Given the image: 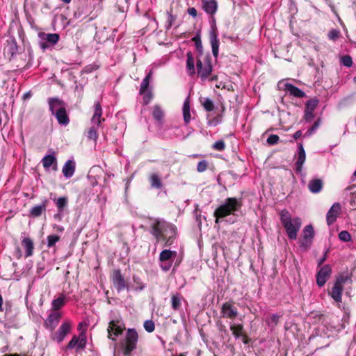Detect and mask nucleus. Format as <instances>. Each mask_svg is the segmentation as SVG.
Returning <instances> with one entry per match:
<instances>
[{
	"label": "nucleus",
	"mask_w": 356,
	"mask_h": 356,
	"mask_svg": "<svg viewBox=\"0 0 356 356\" xmlns=\"http://www.w3.org/2000/svg\"><path fill=\"white\" fill-rule=\"evenodd\" d=\"M280 220L289 238L296 240L302 225L301 219L298 217L292 218L290 213L284 209L280 212Z\"/></svg>",
	"instance_id": "obj_3"
},
{
	"label": "nucleus",
	"mask_w": 356,
	"mask_h": 356,
	"mask_svg": "<svg viewBox=\"0 0 356 356\" xmlns=\"http://www.w3.org/2000/svg\"><path fill=\"white\" fill-rule=\"evenodd\" d=\"M49 110L51 114H54L57 110L60 108H65V103L57 97L49 99Z\"/></svg>",
	"instance_id": "obj_27"
},
{
	"label": "nucleus",
	"mask_w": 356,
	"mask_h": 356,
	"mask_svg": "<svg viewBox=\"0 0 356 356\" xmlns=\"http://www.w3.org/2000/svg\"><path fill=\"white\" fill-rule=\"evenodd\" d=\"M208 167V162L206 160L200 161L197 165V170L198 172H204Z\"/></svg>",
	"instance_id": "obj_51"
},
{
	"label": "nucleus",
	"mask_w": 356,
	"mask_h": 356,
	"mask_svg": "<svg viewBox=\"0 0 356 356\" xmlns=\"http://www.w3.org/2000/svg\"><path fill=\"white\" fill-rule=\"evenodd\" d=\"M164 112L159 105H155L153 107L152 117L155 120L156 125L159 128H161L164 123Z\"/></svg>",
	"instance_id": "obj_21"
},
{
	"label": "nucleus",
	"mask_w": 356,
	"mask_h": 356,
	"mask_svg": "<svg viewBox=\"0 0 356 356\" xmlns=\"http://www.w3.org/2000/svg\"><path fill=\"white\" fill-rule=\"evenodd\" d=\"M54 115H55L60 124L67 125L70 122L65 108H60V110H57Z\"/></svg>",
	"instance_id": "obj_28"
},
{
	"label": "nucleus",
	"mask_w": 356,
	"mask_h": 356,
	"mask_svg": "<svg viewBox=\"0 0 356 356\" xmlns=\"http://www.w3.org/2000/svg\"><path fill=\"white\" fill-rule=\"evenodd\" d=\"M48 200L45 199L40 204L35 205L33 207H32L29 212L30 216L33 218L40 217L43 212H45Z\"/></svg>",
	"instance_id": "obj_25"
},
{
	"label": "nucleus",
	"mask_w": 356,
	"mask_h": 356,
	"mask_svg": "<svg viewBox=\"0 0 356 356\" xmlns=\"http://www.w3.org/2000/svg\"><path fill=\"white\" fill-rule=\"evenodd\" d=\"M186 68L190 75L195 74V65H194V58L193 54L191 51L186 54Z\"/></svg>",
	"instance_id": "obj_36"
},
{
	"label": "nucleus",
	"mask_w": 356,
	"mask_h": 356,
	"mask_svg": "<svg viewBox=\"0 0 356 356\" xmlns=\"http://www.w3.org/2000/svg\"><path fill=\"white\" fill-rule=\"evenodd\" d=\"M302 136V131L300 130L297 131L294 133L293 137L295 140L298 139Z\"/></svg>",
	"instance_id": "obj_61"
},
{
	"label": "nucleus",
	"mask_w": 356,
	"mask_h": 356,
	"mask_svg": "<svg viewBox=\"0 0 356 356\" xmlns=\"http://www.w3.org/2000/svg\"><path fill=\"white\" fill-rule=\"evenodd\" d=\"M230 330L232 332V334L236 339H238L243 336V324H231Z\"/></svg>",
	"instance_id": "obj_35"
},
{
	"label": "nucleus",
	"mask_w": 356,
	"mask_h": 356,
	"mask_svg": "<svg viewBox=\"0 0 356 356\" xmlns=\"http://www.w3.org/2000/svg\"><path fill=\"white\" fill-rule=\"evenodd\" d=\"M86 346V337L84 332H81L80 335L78 337L76 335H74L72 339L69 341L67 346H66V349H73L75 348L76 352H79L81 350H83Z\"/></svg>",
	"instance_id": "obj_10"
},
{
	"label": "nucleus",
	"mask_w": 356,
	"mask_h": 356,
	"mask_svg": "<svg viewBox=\"0 0 356 356\" xmlns=\"http://www.w3.org/2000/svg\"><path fill=\"white\" fill-rule=\"evenodd\" d=\"M3 298H2V296L0 294V312L3 311Z\"/></svg>",
	"instance_id": "obj_63"
},
{
	"label": "nucleus",
	"mask_w": 356,
	"mask_h": 356,
	"mask_svg": "<svg viewBox=\"0 0 356 356\" xmlns=\"http://www.w3.org/2000/svg\"><path fill=\"white\" fill-rule=\"evenodd\" d=\"M339 238L343 242H348L351 240V236L347 231H341L339 234Z\"/></svg>",
	"instance_id": "obj_50"
},
{
	"label": "nucleus",
	"mask_w": 356,
	"mask_h": 356,
	"mask_svg": "<svg viewBox=\"0 0 356 356\" xmlns=\"http://www.w3.org/2000/svg\"><path fill=\"white\" fill-rule=\"evenodd\" d=\"M97 128L95 126H92L88 131L87 137L90 140H97L98 134L97 131Z\"/></svg>",
	"instance_id": "obj_46"
},
{
	"label": "nucleus",
	"mask_w": 356,
	"mask_h": 356,
	"mask_svg": "<svg viewBox=\"0 0 356 356\" xmlns=\"http://www.w3.org/2000/svg\"><path fill=\"white\" fill-rule=\"evenodd\" d=\"M279 317L280 316L277 314H272L270 319L268 321V323H273L274 325H277L279 320Z\"/></svg>",
	"instance_id": "obj_59"
},
{
	"label": "nucleus",
	"mask_w": 356,
	"mask_h": 356,
	"mask_svg": "<svg viewBox=\"0 0 356 356\" xmlns=\"http://www.w3.org/2000/svg\"><path fill=\"white\" fill-rule=\"evenodd\" d=\"M202 8L207 14L214 15L218 10L217 0H202Z\"/></svg>",
	"instance_id": "obj_20"
},
{
	"label": "nucleus",
	"mask_w": 356,
	"mask_h": 356,
	"mask_svg": "<svg viewBox=\"0 0 356 356\" xmlns=\"http://www.w3.org/2000/svg\"><path fill=\"white\" fill-rule=\"evenodd\" d=\"M177 255L176 251H172L170 250H163L159 254L160 261H172V258L175 257Z\"/></svg>",
	"instance_id": "obj_34"
},
{
	"label": "nucleus",
	"mask_w": 356,
	"mask_h": 356,
	"mask_svg": "<svg viewBox=\"0 0 356 356\" xmlns=\"http://www.w3.org/2000/svg\"><path fill=\"white\" fill-rule=\"evenodd\" d=\"M196 65L198 75L200 76L201 79H207L213 70L210 56L208 54L205 56L204 63L200 58H197Z\"/></svg>",
	"instance_id": "obj_8"
},
{
	"label": "nucleus",
	"mask_w": 356,
	"mask_h": 356,
	"mask_svg": "<svg viewBox=\"0 0 356 356\" xmlns=\"http://www.w3.org/2000/svg\"><path fill=\"white\" fill-rule=\"evenodd\" d=\"M112 280L114 286L116 288L118 292L124 290V289H128L127 284H126V282L120 270H116L114 271Z\"/></svg>",
	"instance_id": "obj_18"
},
{
	"label": "nucleus",
	"mask_w": 356,
	"mask_h": 356,
	"mask_svg": "<svg viewBox=\"0 0 356 356\" xmlns=\"http://www.w3.org/2000/svg\"><path fill=\"white\" fill-rule=\"evenodd\" d=\"M138 334L136 329L128 328L125 339L121 342L124 356H131L132 352L136 349Z\"/></svg>",
	"instance_id": "obj_4"
},
{
	"label": "nucleus",
	"mask_w": 356,
	"mask_h": 356,
	"mask_svg": "<svg viewBox=\"0 0 356 356\" xmlns=\"http://www.w3.org/2000/svg\"><path fill=\"white\" fill-rule=\"evenodd\" d=\"M143 95V104L145 105H147L152 99V92L151 90H146L144 93H142Z\"/></svg>",
	"instance_id": "obj_52"
},
{
	"label": "nucleus",
	"mask_w": 356,
	"mask_h": 356,
	"mask_svg": "<svg viewBox=\"0 0 356 356\" xmlns=\"http://www.w3.org/2000/svg\"><path fill=\"white\" fill-rule=\"evenodd\" d=\"M70 330L71 325L70 322L65 321L61 324L58 330L52 334L51 338L54 341H56L59 343L64 340L65 337L68 333H70Z\"/></svg>",
	"instance_id": "obj_14"
},
{
	"label": "nucleus",
	"mask_w": 356,
	"mask_h": 356,
	"mask_svg": "<svg viewBox=\"0 0 356 356\" xmlns=\"http://www.w3.org/2000/svg\"><path fill=\"white\" fill-rule=\"evenodd\" d=\"M340 210L341 205L339 203L336 202L332 204L326 215V220L328 225H332L336 221Z\"/></svg>",
	"instance_id": "obj_19"
},
{
	"label": "nucleus",
	"mask_w": 356,
	"mask_h": 356,
	"mask_svg": "<svg viewBox=\"0 0 356 356\" xmlns=\"http://www.w3.org/2000/svg\"><path fill=\"white\" fill-rule=\"evenodd\" d=\"M152 76V70H150L149 72L145 76V77L143 79L142 83L140 87V93H144L147 90V88L149 86L150 80Z\"/></svg>",
	"instance_id": "obj_38"
},
{
	"label": "nucleus",
	"mask_w": 356,
	"mask_h": 356,
	"mask_svg": "<svg viewBox=\"0 0 356 356\" xmlns=\"http://www.w3.org/2000/svg\"><path fill=\"white\" fill-rule=\"evenodd\" d=\"M76 163L74 160L69 159L67 160L62 169V172L64 177L67 179L71 178L75 172Z\"/></svg>",
	"instance_id": "obj_24"
},
{
	"label": "nucleus",
	"mask_w": 356,
	"mask_h": 356,
	"mask_svg": "<svg viewBox=\"0 0 356 356\" xmlns=\"http://www.w3.org/2000/svg\"><path fill=\"white\" fill-rule=\"evenodd\" d=\"M306 159V154L302 143L298 145V159L295 163L296 171L300 174L302 170L303 165Z\"/></svg>",
	"instance_id": "obj_17"
},
{
	"label": "nucleus",
	"mask_w": 356,
	"mask_h": 356,
	"mask_svg": "<svg viewBox=\"0 0 356 356\" xmlns=\"http://www.w3.org/2000/svg\"><path fill=\"white\" fill-rule=\"evenodd\" d=\"M18 51V47L17 42L15 39L7 40L6 45L4 47V53L10 55V57H13L17 54Z\"/></svg>",
	"instance_id": "obj_26"
},
{
	"label": "nucleus",
	"mask_w": 356,
	"mask_h": 356,
	"mask_svg": "<svg viewBox=\"0 0 356 356\" xmlns=\"http://www.w3.org/2000/svg\"><path fill=\"white\" fill-rule=\"evenodd\" d=\"M332 273V268L326 264L322 266L316 274V284L319 287L325 285Z\"/></svg>",
	"instance_id": "obj_13"
},
{
	"label": "nucleus",
	"mask_w": 356,
	"mask_h": 356,
	"mask_svg": "<svg viewBox=\"0 0 356 356\" xmlns=\"http://www.w3.org/2000/svg\"><path fill=\"white\" fill-rule=\"evenodd\" d=\"M65 296L61 293L57 298L53 300V301L51 302L52 312H58V311L65 305Z\"/></svg>",
	"instance_id": "obj_29"
},
{
	"label": "nucleus",
	"mask_w": 356,
	"mask_h": 356,
	"mask_svg": "<svg viewBox=\"0 0 356 356\" xmlns=\"http://www.w3.org/2000/svg\"><path fill=\"white\" fill-rule=\"evenodd\" d=\"M124 330L125 325L122 318H111L107 328L108 337L113 341H115Z\"/></svg>",
	"instance_id": "obj_5"
},
{
	"label": "nucleus",
	"mask_w": 356,
	"mask_h": 356,
	"mask_svg": "<svg viewBox=\"0 0 356 356\" xmlns=\"http://www.w3.org/2000/svg\"><path fill=\"white\" fill-rule=\"evenodd\" d=\"M61 314L60 312H51L44 321V326L50 331H53L58 325Z\"/></svg>",
	"instance_id": "obj_16"
},
{
	"label": "nucleus",
	"mask_w": 356,
	"mask_h": 356,
	"mask_svg": "<svg viewBox=\"0 0 356 356\" xmlns=\"http://www.w3.org/2000/svg\"><path fill=\"white\" fill-rule=\"evenodd\" d=\"M341 63L346 67H351L353 65V60L350 56H344L341 58Z\"/></svg>",
	"instance_id": "obj_55"
},
{
	"label": "nucleus",
	"mask_w": 356,
	"mask_h": 356,
	"mask_svg": "<svg viewBox=\"0 0 356 356\" xmlns=\"http://www.w3.org/2000/svg\"><path fill=\"white\" fill-rule=\"evenodd\" d=\"M347 282H352L351 278L348 275H340L337 278L330 292V295L335 302H341L343 285Z\"/></svg>",
	"instance_id": "obj_6"
},
{
	"label": "nucleus",
	"mask_w": 356,
	"mask_h": 356,
	"mask_svg": "<svg viewBox=\"0 0 356 356\" xmlns=\"http://www.w3.org/2000/svg\"><path fill=\"white\" fill-rule=\"evenodd\" d=\"M308 188L313 193H319L323 188V181L320 179H313L308 183Z\"/></svg>",
	"instance_id": "obj_30"
},
{
	"label": "nucleus",
	"mask_w": 356,
	"mask_h": 356,
	"mask_svg": "<svg viewBox=\"0 0 356 356\" xmlns=\"http://www.w3.org/2000/svg\"><path fill=\"white\" fill-rule=\"evenodd\" d=\"M144 328L147 332H152L155 329L154 323L152 320H147L144 322Z\"/></svg>",
	"instance_id": "obj_48"
},
{
	"label": "nucleus",
	"mask_w": 356,
	"mask_h": 356,
	"mask_svg": "<svg viewBox=\"0 0 356 356\" xmlns=\"http://www.w3.org/2000/svg\"><path fill=\"white\" fill-rule=\"evenodd\" d=\"M328 38L332 41L337 40L340 36V31L338 29H332L328 33Z\"/></svg>",
	"instance_id": "obj_49"
},
{
	"label": "nucleus",
	"mask_w": 356,
	"mask_h": 356,
	"mask_svg": "<svg viewBox=\"0 0 356 356\" xmlns=\"http://www.w3.org/2000/svg\"><path fill=\"white\" fill-rule=\"evenodd\" d=\"M242 207V202L241 199L236 197H227L225 200L224 202L220 204L214 211L213 215L216 217V223H218L220 219H224L229 216H232L227 222L233 223L236 219L233 218L237 216V213L241 211Z\"/></svg>",
	"instance_id": "obj_2"
},
{
	"label": "nucleus",
	"mask_w": 356,
	"mask_h": 356,
	"mask_svg": "<svg viewBox=\"0 0 356 356\" xmlns=\"http://www.w3.org/2000/svg\"><path fill=\"white\" fill-rule=\"evenodd\" d=\"M277 86L280 89L286 90L289 93L290 95L293 96L295 97L302 98L305 96V93L304 91L288 82L280 81H279Z\"/></svg>",
	"instance_id": "obj_11"
},
{
	"label": "nucleus",
	"mask_w": 356,
	"mask_h": 356,
	"mask_svg": "<svg viewBox=\"0 0 356 356\" xmlns=\"http://www.w3.org/2000/svg\"><path fill=\"white\" fill-rule=\"evenodd\" d=\"M172 302V308L177 311L180 309L181 307V298L179 295H173L171 298Z\"/></svg>",
	"instance_id": "obj_43"
},
{
	"label": "nucleus",
	"mask_w": 356,
	"mask_h": 356,
	"mask_svg": "<svg viewBox=\"0 0 356 356\" xmlns=\"http://www.w3.org/2000/svg\"><path fill=\"white\" fill-rule=\"evenodd\" d=\"M182 111L184 122L187 124L190 122L191 119L189 97H188L184 102Z\"/></svg>",
	"instance_id": "obj_32"
},
{
	"label": "nucleus",
	"mask_w": 356,
	"mask_h": 356,
	"mask_svg": "<svg viewBox=\"0 0 356 356\" xmlns=\"http://www.w3.org/2000/svg\"><path fill=\"white\" fill-rule=\"evenodd\" d=\"M209 24H210V30H209V39L210 43L212 49V54L213 56L216 58L218 56V49H219V40L218 38V29L216 26V21L214 15H210Z\"/></svg>",
	"instance_id": "obj_7"
},
{
	"label": "nucleus",
	"mask_w": 356,
	"mask_h": 356,
	"mask_svg": "<svg viewBox=\"0 0 356 356\" xmlns=\"http://www.w3.org/2000/svg\"><path fill=\"white\" fill-rule=\"evenodd\" d=\"M102 109L99 102H97L95 103V111L93 116L91 119L92 126H95L97 128L101 124L102 121L104 119H102Z\"/></svg>",
	"instance_id": "obj_23"
},
{
	"label": "nucleus",
	"mask_w": 356,
	"mask_h": 356,
	"mask_svg": "<svg viewBox=\"0 0 356 356\" xmlns=\"http://www.w3.org/2000/svg\"><path fill=\"white\" fill-rule=\"evenodd\" d=\"M321 124V120L320 118H318L314 123V124L312 126V127L310 129H309L306 133L305 134V137H309L311 136L314 133V131L318 128V127L320 126Z\"/></svg>",
	"instance_id": "obj_45"
},
{
	"label": "nucleus",
	"mask_w": 356,
	"mask_h": 356,
	"mask_svg": "<svg viewBox=\"0 0 356 356\" xmlns=\"http://www.w3.org/2000/svg\"><path fill=\"white\" fill-rule=\"evenodd\" d=\"M40 38L42 40L47 42L49 44H56L59 40V35L57 33H40Z\"/></svg>",
	"instance_id": "obj_33"
},
{
	"label": "nucleus",
	"mask_w": 356,
	"mask_h": 356,
	"mask_svg": "<svg viewBox=\"0 0 356 356\" xmlns=\"http://www.w3.org/2000/svg\"><path fill=\"white\" fill-rule=\"evenodd\" d=\"M315 233L312 225H306L303 229V236L300 241V246L305 250L310 248Z\"/></svg>",
	"instance_id": "obj_9"
},
{
	"label": "nucleus",
	"mask_w": 356,
	"mask_h": 356,
	"mask_svg": "<svg viewBox=\"0 0 356 356\" xmlns=\"http://www.w3.org/2000/svg\"><path fill=\"white\" fill-rule=\"evenodd\" d=\"M22 245L25 250V257H31L33 254L34 248L33 241L29 237H25L22 241Z\"/></svg>",
	"instance_id": "obj_31"
},
{
	"label": "nucleus",
	"mask_w": 356,
	"mask_h": 356,
	"mask_svg": "<svg viewBox=\"0 0 356 356\" xmlns=\"http://www.w3.org/2000/svg\"><path fill=\"white\" fill-rule=\"evenodd\" d=\"M192 40L195 42V48L198 52V56L203 54V46L201 41L200 33H197L193 38Z\"/></svg>",
	"instance_id": "obj_39"
},
{
	"label": "nucleus",
	"mask_w": 356,
	"mask_h": 356,
	"mask_svg": "<svg viewBox=\"0 0 356 356\" xmlns=\"http://www.w3.org/2000/svg\"><path fill=\"white\" fill-rule=\"evenodd\" d=\"M220 313L221 316L223 318L234 319L238 315V310L233 304L229 302H225L222 305Z\"/></svg>",
	"instance_id": "obj_15"
},
{
	"label": "nucleus",
	"mask_w": 356,
	"mask_h": 356,
	"mask_svg": "<svg viewBox=\"0 0 356 356\" xmlns=\"http://www.w3.org/2000/svg\"><path fill=\"white\" fill-rule=\"evenodd\" d=\"M325 259L326 255L325 254L324 257L319 260L318 265H321L325 261Z\"/></svg>",
	"instance_id": "obj_64"
},
{
	"label": "nucleus",
	"mask_w": 356,
	"mask_h": 356,
	"mask_svg": "<svg viewBox=\"0 0 356 356\" xmlns=\"http://www.w3.org/2000/svg\"><path fill=\"white\" fill-rule=\"evenodd\" d=\"M133 281L135 284V290L136 291H142L145 289V286L142 282L140 278L138 276L134 275Z\"/></svg>",
	"instance_id": "obj_44"
},
{
	"label": "nucleus",
	"mask_w": 356,
	"mask_h": 356,
	"mask_svg": "<svg viewBox=\"0 0 356 356\" xmlns=\"http://www.w3.org/2000/svg\"><path fill=\"white\" fill-rule=\"evenodd\" d=\"M160 266L161 269L164 271H168L172 266V261H160Z\"/></svg>",
	"instance_id": "obj_57"
},
{
	"label": "nucleus",
	"mask_w": 356,
	"mask_h": 356,
	"mask_svg": "<svg viewBox=\"0 0 356 356\" xmlns=\"http://www.w3.org/2000/svg\"><path fill=\"white\" fill-rule=\"evenodd\" d=\"M168 14V19L165 24V28L167 30H169L171 26H172V24L174 21L175 20V17L173 16L170 12H167Z\"/></svg>",
	"instance_id": "obj_54"
},
{
	"label": "nucleus",
	"mask_w": 356,
	"mask_h": 356,
	"mask_svg": "<svg viewBox=\"0 0 356 356\" xmlns=\"http://www.w3.org/2000/svg\"><path fill=\"white\" fill-rule=\"evenodd\" d=\"M42 163L46 170H49L50 167L54 171L58 170L57 159L53 154L45 155L42 159Z\"/></svg>",
	"instance_id": "obj_22"
},
{
	"label": "nucleus",
	"mask_w": 356,
	"mask_h": 356,
	"mask_svg": "<svg viewBox=\"0 0 356 356\" xmlns=\"http://www.w3.org/2000/svg\"><path fill=\"white\" fill-rule=\"evenodd\" d=\"M151 187L153 188L160 189L163 186L162 181L157 174H152L149 177Z\"/></svg>",
	"instance_id": "obj_37"
},
{
	"label": "nucleus",
	"mask_w": 356,
	"mask_h": 356,
	"mask_svg": "<svg viewBox=\"0 0 356 356\" xmlns=\"http://www.w3.org/2000/svg\"><path fill=\"white\" fill-rule=\"evenodd\" d=\"M318 101L317 99H310L307 101L305 105V111L314 113L315 108L318 105Z\"/></svg>",
	"instance_id": "obj_42"
},
{
	"label": "nucleus",
	"mask_w": 356,
	"mask_h": 356,
	"mask_svg": "<svg viewBox=\"0 0 356 356\" xmlns=\"http://www.w3.org/2000/svg\"><path fill=\"white\" fill-rule=\"evenodd\" d=\"M60 240V236L52 234L47 236V246L49 248L54 246V245Z\"/></svg>",
	"instance_id": "obj_47"
},
{
	"label": "nucleus",
	"mask_w": 356,
	"mask_h": 356,
	"mask_svg": "<svg viewBox=\"0 0 356 356\" xmlns=\"http://www.w3.org/2000/svg\"><path fill=\"white\" fill-rule=\"evenodd\" d=\"M4 327L8 328L18 327L19 322L17 318V314L13 313L10 307H8V302L6 303Z\"/></svg>",
	"instance_id": "obj_12"
},
{
	"label": "nucleus",
	"mask_w": 356,
	"mask_h": 356,
	"mask_svg": "<svg viewBox=\"0 0 356 356\" xmlns=\"http://www.w3.org/2000/svg\"><path fill=\"white\" fill-rule=\"evenodd\" d=\"M213 148L218 151H222L225 148V143L222 140H217L213 145Z\"/></svg>",
	"instance_id": "obj_53"
},
{
	"label": "nucleus",
	"mask_w": 356,
	"mask_h": 356,
	"mask_svg": "<svg viewBox=\"0 0 356 356\" xmlns=\"http://www.w3.org/2000/svg\"><path fill=\"white\" fill-rule=\"evenodd\" d=\"M151 234L157 241L160 240L165 241L164 245L170 247L174 244L177 234V227L172 223L163 219L156 218L151 225Z\"/></svg>",
	"instance_id": "obj_1"
},
{
	"label": "nucleus",
	"mask_w": 356,
	"mask_h": 356,
	"mask_svg": "<svg viewBox=\"0 0 356 356\" xmlns=\"http://www.w3.org/2000/svg\"><path fill=\"white\" fill-rule=\"evenodd\" d=\"M200 102L202 105V106L204 107V108L207 111H213L214 109V104H213V101L207 97V98H201L200 99Z\"/></svg>",
	"instance_id": "obj_40"
},
{
	"label": "nucleus",
	"mask_w": 356,
	"mask_h": 356,
	"mask_svg": "<svg viewBox=\"0 0 356 356\" xmlns=\"http://www.w3.org/2000/svg\"><path fill=\"white\" fill-rule=\"evenodd\" d=\"M304 118L306 122H311L314 118V113L312 112L305 111Z\"/></svg>",
	"instance_id": "obj_58"
},
{
	"label": "nucleus",
	"mask_w": 356,
	"mask_h": 356,
	"mask_svg": "<svg viewBox=\"0 0 356 356\" xmlns=\"http://www.w3.org/2000/svg\"><path fill=\"white\" fill-rule=\"evenodd\" d=\"M280 138L277 135L272 134L267 138V143L268 145H273L278 143Z\"/></svg>",
	"instance_id": "obj_56"
},
{
	"label": "nucleus",
	"mask_w": 356,
	"mask_h": 356,
	"mask_svg": "<svg viewBox=\"0 0 356 356\" xmlns=\"http://www.w3.org/2000/svg\"><path fill=\"white\" fill-rule=\"evenodd\" d=\"M56 207H58L59 212H63V209L67 204V197H60L56 200Z\"/></svg>",
	"instance_id": "obj_41"
},
{
	"label": "nucleus",
	"mask_w": 356,
	"mask_h": 356,
	"mask_svg": "<svg viewBox=\"0 0 356 356\" xmlns=\"http://www.w3.org/2000/svg\"><path fill=\"white\" fill-rule=\"evenodd\" d=\"M188 13L193 17H196L197 15V10L194 7L189 8L188 9Z\"/></svg>",
	"instance_id": "obj_60"
},
{
	"label": "nucleus",
	"mask_w": 356,
	"mask_h": 356,
	"mask_svg": "<svg viewBox=\"0 0 356 356\" xmlns=\"http://www.w3.org/2000/svg\"><path fill=\"white\" fill-rule=\"evenodd\" d=\"M356 185H353L348 188H347L346 189L348 190V191H350L351 193L353 194H356Z\"/></svg>",
	"instance_id": "obj_62"
}]
</instances>
